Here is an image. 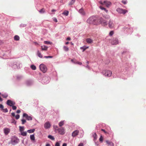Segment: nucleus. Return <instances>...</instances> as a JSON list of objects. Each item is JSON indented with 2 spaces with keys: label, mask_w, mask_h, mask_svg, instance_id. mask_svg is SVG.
<instances>
[{
  "label": "nucleus",
  "mask_w": 146,
  "mask_h": 146,
  "mask_svg": "<svg viewBox=\"0 0 146 146\" xmlns=\"http://www.w3.org/2000/svg\"><path fill=\"white\" fill-rule=\"evenodd\" d=\"M19 141V139L17 137L13 136L11 139V143L13 145H15L18 143Z\"/></svg>",
  "instance_id": "nucleus-1"
},
{
  "label": "nucleus",
  "mask_w": 146,
  "mask_h": 146,
  "mask_svg": "<svg viewBox=\"0 0 146 146\" xmlns=\"http://www.w3.org/2000/svg\"><path fill=\"white\" fill-rule=\"evenodd\" d=\"M95 18H93V17H91L89 18L87 21V23L90 24H93L94 25L96 24H97L95 22Z\"/></svg>",
  "instance_id": "nucleus-2"
},
{
  "label": "nucleus",
  "mask_w": 146,
  "mask_h": 146,
  "mask_svg": "<svg viewBox=\"0 0 146 146\" xmlns=\"http://www.w3.org/2000/svg\"><path fill=\"white\" fill-rule=\"evenodd\" d=\"M40 70L44 73L46 72L47 70L46 66L44 64H40L39 66Z\"/></svg>",
  "instance_id": "nucleus-3"
},
{
  "label": "nucleus",
  "mask_w": 146,
  "mask_h": 146,
  "mask_svg": "<svg viewBox=\"0 0 146 146\" xmlns=\"http://www.w3.org/2000/svg\"><path fill=\"white\" fill-rule=\"evenodd\" d=\"M100 21L98 24H101L103 26L107 25V21L102 18H100Z\"/></svg>",
  "instance_id": "nucleus-4"
},
{
  "label": "nucleus",
  "mask_w": 146,
  "mask_h": 146,
  "mask_svg": "<svg viewBox=\"0 0 146 146\" xmlns=\"http://www.w3.org/2000/svg\"><path fill=\"white\" fill-rule=\"evenodd\" d=\"M103 74L105 76L110 77L111 75L112 72L110 70H105L103 72Z\"/></svg>",
  "instance_id": "nucleus-5"
},
{
  "label": "nucleus",
  "mask_w": 146,
  "mask_h": 146,
  "mask_svg": "<svg viewBox=\"0 0 146 146\" xmlns=\"http://www.w3.org/2000/svg\"><path fill=\"white\" fill-rule=\"evenodd\" d=\"M116 11L119 13L123 14H125V13L127 12V10L125 9H123L120 8H118L117 9Z\"/></svg>",
  "instance_id": "nucleus-6"
},
{
  "label": "nucleus",
  "mask_w": 146,
  "mask_h": 146,
  "mask_svg": "<svg viewBox=\"0 0 146 146\" xmlns=\"http://www.w3.org/2000/svg\"><path fill=\"white\" fill-rule=\"evenodd\" d=\"M7 104L9 106H12L13 105H15V103L10 100H8L7 101Z\"/></svg>",
  "instance_id": "nucleus-7"
},
{
  "label": "nucleus",
  "mask_w": 146,
  "mask_h": 146,
  "mask_svg": "<svg viewBox=\"0 0 146 146\" xmlns=\"http://www.w3.org/2000/svg\"><path fill=\"white\" fill-rule=\"evenodd\" d=\"M58 133L61 135H63L65 133V130L63 127L58 128Z\"/></svg>",
  "instance_id": "nucleus-8"
},
{
  "label": "nucleus",
  "mask_w": 146,
  "mask_h": 146,
  "mask_svg": "<svg viewBox=\"0 0 146 146\" xmlns=\"http://www.w3.org/2000/svg\"><path fill=\"white\" fill-rule=\"evenodd\" d=\"M111 42L112 45H116L118 44V40L117 38H113Z\"/></svg>",
  "instance_id": "nucleus-9"
},
{
  "label": "nucleus",
  "mask_w": 146,
  "mask_h": 146,
  "mask_svg": "<svg viewBox=\"0 0 146 146\" xmlns=\"http://www.w3.org/2000/svg\"><path fill=\"white\" fill-rule=\"evenodd\" d=\"M108 25L110 28L112 29L114 28L115 24L112 21L110 20L109 22Z\"/></svg>",
  "instance_id": "nucleus-10"
},
{
  "label": "nucleus",
  "mask_w": 146,
  "mask_h": 146,
  "mask_svg": "<svg viewBox=\"0 0 146 146\" xmlns=\"http://www.w3.org/2000/svg\"><path fill=\"white\" fill-rule=\"evenodd\" d=\"M23 116L25 117L26 119L28 120H31L32 119V117L29 116L26 113H24L23 115Z\"/></svg>",
  "instance_id": "nucleus-11"
},
{
  "label": "nucleus",
  "mask_w": 146,
  "mask_h": 146,
  "mask_svg": "<svg viewBox=\"0 0 146 146\" xmlns=\"http://www.w3.org/2000/svg\"><path fill=\"white\" fill-rule=\"evenodd\" d=\"M104 3L107 7H109L111 5V3L110 2L107 1H104Z\"/></svg>",
  "instance_id": "nucleus-12"
},
{
  "label": "nucleus",
  "mask_w": 146,
  "mask_h": 146,
  "mask_svg": "<svg viewBox=\"0 0 146 146\" xmlns=\"http://www.w3.org/2000/svg\"><path fill=\"white\" fill-rule=\"evenodd\" d=\"M79 133V131L78 130H75L74 131L72 134V136L74 137L76 136Z\"/></svg>",
  "instance_id": "nucleus-13"
},
{
  "label": "nucleus",
  "mask_w": 146,
  "mask_h": 146,
  "mask_svg": "<svg viewBox=\"0 0 146 146\" xmlns=\"http://www.w3.org/2000/svg\"><path fill=\"white\" fill-rule=\"evenodd\" d=\"M50 126L51 125L49 122H46L44 124V127L45 129H47L49 128L50 127Z\"/></svg>",
  "instance_id": "nucleus-14"
},
{
  "label": "nucleus",
  "mask_w": 146,
  "mask_h": 146,
  "mask_svg": "<svg viewBox=\"0 0 146 146\" xmlns=\"http://www.w3.org/2000/svg\"><path fill=\"white\" fill-rule=\"evenodd\" d=\"M10 129L8 128H5L4 129V131L5 134L7 135L10 132Z\"/></svg>",
  "instance_id": "nucleus-15"
},
{
  "label": "nucleus",
  "mask_w": 146,
  "mask_h": 146,
  "mask_svg": "<svg viewBox=\"0 0 146 146\" xmlns=\"http://www.w3.org/2000/svg\"><path fill=\"white\" fill-rule=\"evenodd\" d=\"M106 142L107 144V146H114V143L111 141L107 140L106 141Z\"/></svg>",
  "instance_id": "nucleus-16"
},
{
  "label": "nucleus",
  "mask_w": 146,
  "mask_h": 146,
  "mask_svg": "<svg viewBox=\"0 0 146 146\" xmlns=\"http://www.w3.org/2000/svg\"><path fill=\"white\" fill-rule=\"evenodd\" d=\"M79 12L82 15H84L85 14V13L83 9L82 8L79 10Z\"/></svg>",
  "instance_id": "nucleus-17"
},
{
  "label": "nucleus",
  "mask_w": 146,
  "mask_h": 146,
  "mask_svg": "<svg viewBox=\"0 0 146 146\" xmlns=\"http://www.w3.org/2000/svg\"><path fill=\"white\" fill-rule=\"evenodd\" d=\"M101 131H103L104 133L106 134V135H108V134H111V132L109 131H106L104 129H101Z\"/></svg>",
  "instance_id": "nucleus-18"
},
{
  "label": "nucleus",
  "mask_w": 146,
  "mask_h": 146,
  "mask_svg": "<svg viewBox=\"0 0 146 146\" xmlns=\"http://www.w3.org/2000/svg\"><path fill=\"white\" fill-rule=\"evenodd\" d=\"M86 40L87 42L89 44L93 42V40L90 38H87Z\"/></svg>",
  "instance_id": "nucleus-19"
},
{
  "label": "nucleus",
  "mask_w": 146,
  "mask_h": 146,
  "mask_svg": "<svg viewBox=\"0 0 146 146\" xmlns=\"http://www.w3.org/2000/svg\"><path fill=\"white\" fill-rule=\"evenodd\" d=\"M92 135L93 137L94 138L93 140L95 141L97 138V135L95 133H94Z\"/></svg>",
  "instance_id": "nucleus-20"
},
{
  "label": "nucleus",
  "mask_w": 146,
  "mask_h": 146,
  "mask_svg": "<svg viewBox=\"0 0 146 146\" xmlns=\"http://www.w3.org/2000/svg\"><path fill=\"white\" fill-rule=\"evenodd\" d=\"M48 47L45 46H42L41 49L42 50H46L47 49Z\"/></svg>",
  "instance_id": "nucleus-21"
},
{
  "label": "nucleus",
  "mask_w": 146,
  "mask_h": 146,
  "mask_svg": "<svg viewBox=\"0 0 146 146\" xmlns=\"http://www.w3.org/2000/svg\"><path fill=\"white\" fill-rule=\"evenodd\" d=\"M35 130V129H29L27 131V132L29 133H33Z\"/></svg>",
  "instance_id": "nucleus-22"
},
{
  "label": "nucleus",
  "mask_w": 146,
  "mask_h": 146,
  "mask_svg": "<svg viewBox=\"0 0 146 146\" xmlns=\"http://www.w3.org/2000/svg\"><path fill=\"white\" fill-rule=\"evenodd\" d=\"M31 140L32 141H34L35 140V137L34 135H31L30 136Z\"/></svg>",
  "instance_id": "nucleus-23"
},
{
  "label": "nucleus",
  "mask_w": 146,
  "mask_h": 146,
  "mask_svg": "<svg viewBox=\"0 0 146 146\" xmlns=\"http://www.w3.org/2000/svg\"><path fill=\"white\" fill-rule=\"evenodd\" d=\"M69 13V11H68L65 10L62 13V14L66 16L68 15Z\"/></svg>",
  "instance_id": "nucleus-24"
},
{
  "label": "nucleus",
  "mask_w": 146,
  "mask_h": 146,
  "mask_svg": "<svg viewBox=\"0 0 146 146\" xmlns=\"http://www.w3.org/2000/svg\"><path fill=\"white\" fill-rule=\"evenodd\" d=\"M64 124V121H61L58 124L59 126L61 127Z\"/></svg>",
  "instance_id": "nucleus-25"
},
{
  "label": "nucleus",
  "mask_w": 146,
  "mask_h": 146,
  "mask_svg": "<svg viewBox=\"0 0 146 146\" xmlns=\"http://www.w3.org/2000/svg\"><path fill=\"white\" fill-rule=\"evenodd\" d=\"M19 131L21 132L23 131L24 130V127L20 126L19 127Z\"/></svg>",
  "instance_id": "nucleus-26"
},
{
  "label": "nucleus",
  "mask_w": 146,
  "mask_h": 146,
  "mask_svg": "<svg viewBox=\"0 0 146 146\" xmlns=\"http://www.w3.org/2000/svg\"><path fill=\"white\" fill-rule=\"evenodd\" d=\"M21 135L23 136H26L27 135V133L26 131H23L21 132Z\"/></svg>",
  "instance_id": "nucleus-27"
},
{
  "label": "nucleus",
  "mask_w": 146,
  "mask_h": 146,
  "mask_svg": "<svg viewBox=\"0 0 146 146\" xmlns=\"http://www.w3.org/2000/svg\"><path fill=\"white\" fill-rule=\"evenodd\" d=\"M19 36L18 35H15V36L14 37V39L15 40H18L19 39Z\"/></svg>",
  "instance_id": "nucleus-28"
},
{
  "label": "nucleus",
  "mask_w": 146,
  "mask_h": 146,
  "mask_svg": "<svg viewBox=\"0 0 146 146\" xmlns=\"http://www.w3.org/2000/svg\"><path fill=\"white\" fill-rule=\"evenodd\" d=\"M37 54L38 56L40 58H42V56L41 54V53L39 52V51H38L37 52Z\"/></svg>",
  "instance_id": "nucleus-29"
},
{
  "label": "nucleus",
  "mask_w": 146,
  "mask_h": 146,
  "mask_svg": "<svg viewBox=\"0 0 146 146\" xmlns=\"http://www.w3.org/2000/svg\"><path fill=\"white\" fill-rule=\"evenodd\" d=\"M95 22L96 23H98L100 21L99 20H100V18L99 19H97L95 18ZM100 24H95V25H99Z\"/></svg>",
  "instance_id": "nucleus-30"
},
{
  "label": "nucleus",
  "mask_w": 146,
  "mask_h": 146,
  "mask_svg": "<svg viewBox=\"0 0 146 146\" xmlns=\"http://www.w3.org/2000/svg\"><path fill=\"white\" fill-rule=\"evenodd\" d=\"M88 47H86V46H84L83 47H82L81 48V49H82L83 50V51H84L86 49H87L88 48Z\"/></svg>",
  "instance_id": "nucleus-31"
},
{
  "label": "nucleus",
  "mask_w": 146,
  "mask_h": 146,
  "mask_svg": "<svg viewBox=\"0 0 146 146\" xmlns=\"http://www.w3.org/2000/svg\"><path fill=\"white\" fill-rule=\"evenodd\" d=\"M31 68L33 70H35L36 69V67L34 65H32L31 66Z\"/></svg>",
  "instance_id": "nucleus-32"
},
{
  "label": "nucleus",
  "mask_w": 146,
  "mask_h": 146,
  "mask_svg": "<svg viewBox=\"0 0 146 146\" xmlns=\"http://www.w3.org/2000/svg\"><path fill=\"white\" fill-rule=\"evenodd\" d=\"M45 11L44 9V8H42L40 10L39 12L40 13H44Z\"/></svg>",
  "instance_id": "nucleus-33"
},
{
  "label": "nucleus",
  "mask_w": 146,
  "mask_h": 146,
  "mask_svg": "<svg viewBox=\"0 0 146 146\" xmlns=\"http://www.w3.org/2000/svg\"><path fill=\"white\" fill-rule=\"evenodd\" d=\"M63 49L64 50L66 51H68L69 50L68 48L66 46H64L63 47Z\"/></svg>",
  "instance_id": "nucleus-34"
},
{
  "label": "nucleus",
  "mask_w": 146,
  "mask_h": 146,
  "mask_svg": "<svg viewBox=\"0 0 146 146\" xmlns=\"http://www.w3.org/2000/svg\"><path fill=\"white\" fill-rule=\"evenodd\" d=\"M1 96L4 98H6L8 96V95L6 94H2Z\"/></svg>",
  "instance_id": "nucleus-35"
},
{
  "label": "nucleus",
  "mask_w": 146,
  "mask_h": 146,
  "mask_svg": "<svg viewBox=\"0 0 146 146\" xmlns=\"http://www.w3.org/2000/svg\"><path fill=\"white\" fill-rule=\"evenodd\" d=\"M100 9H101L102 10H104V11H105L106 13H107V12H108V11L107 10H106V8H104V7H102V6H100Z\"/></svg>",
  "instance_id": "nucleus-36"
},
{
  "label": "nucleus",
  "mask_w": 146,
  "mask_h": 146,
  "mask_svg": "<svg viewBox=\"0 0 146 146\" xmlns=\"http://www.w3.org/2000/svg\"><path fill=\"white\" fill-rule=\"evenodd\" d=\"M48 137L51 139L52 140H54V138L51 135H49L48 136Z\"/></svg>",
  "instance_id": "nucleus-37"
},
{
  "label": "nucleus",
  "mask_w": 146,
  "mask_h": 146,
  "mask_svg": "<svg viewBox=\"0 0 146 146\" xmlns=\"http://www.w3.org/2000/svg\"><path fill=\"white\" fill-rule=\"evenodd\" d=\"M75 0H72L69 3V5H73L75 2Z\"/></svg>",
  "instance_id": "nucleus-38"
},
{
  "label": "nucleus",
  "mask_w": 146,
  "mask_h": 146,
  "mask_svg": "<svg viewBox=\"0 0 146 146\" xmlns=\"http://www.w3.org/2000/svg\"><path fill=\"white\" fill-rule=\"evenodd\" d=\"M53 127L55 131H58L57 129H58V127L57 125H53Z\"/></svg>",
  "instance_id": "nucleus-39"
},
{
  "label": "nucleus",
  "mask_w": 146,
  "mask_h": 146,
  "mask_svg": "<svg viewBox=\"0 0 146 146\" xmlns=\"http://www.w3.org/2000/svg\"><path fill=\"white\" fill-rule=\"evenodd\" d=\"M2 110L3 111V112H7L8 111V110L7 109V108L3 109Z\"/></svg>",
  "instance_id": "nucleus-40"
},
{
  "label": "nucleus",
  "mask_w": 146,
  "mask_h": 146,
  "mask_svg": "<svg viewBox=\"0 0 146 146\" xmlns=\"http://www.w3.org/2000/svg\"><path fill=\"white\" fill-rule=\"evenodd\" d=\"M75 64H79L80 65H81L82 64V62H79V61H77L76 60V61Z\"/></svg>",
  "instance_id": "nucleus-41"
},
{
  "label": "nucleus",
  "mask_w": 146,
  "mask_h": 146,
  "mask_svg": "<svg viewBox=\"0 0 146 146\" xmlns=\"http://www.w3.org/2000/svg\"><path fill=\"white\" fill-rule=\"evenodd\" d=\"M21 121L22 122V124H25V123L26 122V120L24 119H22L21 120Z\"/></svg>",
  "instance_id": "nucleus-42"
},
{
  "label": "nucleus",
  "mask_w": 146,
  "mask_h": 146,
  "mask_svg": "<svg viewBox=\"0 0 146 146\" xmlns=\"http://www.w3.org/2000/svg\"><path fill=\"white\" fill-rule=\"evenodd\" d=\"M15 118L17 119H18L20 117V115H16L15 116Z\"/></svg>",
  "instance_id": "nucleus-43"
},
{
  "label": "nucleus",
  "mask_w": 146,
  "mask_h": 146,
  "mask_svg": "<svg viewBox=\"0 0 146 146\" xmlns=\"http://www.w3.org/2000/svg\"><path fill=\"white\" fill-rule=\"evenodd\" d=\"M50 42L48 41H44V43L47 44H50Z\"/></svg>",
  "instance_id": "nucleus-44"
},
{
  "label": "nucleus",
  "mask_w": 146,
  "mask_h": 146,
  "mask_svg": "<svg viewBox=\"0 0 146 146\" xmlns=\"http://www.w3.org/2000/svg\"><path fill=\"white\" fill-rule=\"evenodd\" d=\"M12 106V108L13 110H15L16 109H17V107L14 105H13Z\"/></svg>",
  "instance_id": "nucleus-45"
},
{
  "label": "nucleus",
  "mask_w": 146,
  "mask_h": 146,
  "mask_svg": "<svg viewBox=\"0 0 146 146\" xmlns=\"http://www.w3.org/2000/svg\"><path fill=\"white\" fill-rule=\"evenodd\" d=\"M122 3L124 4H126L127 3V1L126 0H122L121 1Z\"/></svg>",
  "instance_id": "nucleus-46"
},
{
  "label": "nucleus",
  "mask_w": 146,
  "mask_h": 146,
  "mask_svg": "<svg viewBox=\"0 0 146 146\" xmlns=\"http://www.w3.org/2000/svg\"><path fill=\"white\" fill-rule=\"evenodd\" d=\"M53 57L52 56H45L44 57V58H52Z\"/></svg>",
  "instance_id": "nucleus-47"
},
{
  "label": "nucleus",
  "mask_w": 146,
  "mask_h": 146,
  "mask_svg": "<svg viewBox=\"0 0 146 146\" xmlns=\"http://www.w3.org/2000/svg\"><path fill=\"white\" fill-rule=\"evenodd\" d=\"M103 140V138L102 136H101L99 139V140L101 142H102Z\"/></svg>",
  "instance_id": "nucleus-48"
},
{
  "label": "nucleus",
  "mask_w": 146,
  "mask_h": 146,
  "mask_svg": "<svg viewBox=\"0 0 146 146\" xmlns=\"http://www.w3.org/2000/svg\"><path fill=\"white\" fill-rule=\"evenodd\" d=\"M113 33H114L113 31H110V33L109 35L110 36H111L113 35Z\"/></svg>",
  "instance_id": "nucleus-49"
},
{
  "label": "nucleus",
  "mask_w": 146,
  "mask_h": 146,
  "mask_svg": "<svg viewBox=\"0 0 146 146\" xmlns=\"http://www.w3.org/2000/svg\"><path fill=\"white\" fill-rule=\"evenodd\" d=\"M55 146H60V143L58 142H56Z\"/></svg>",
  "instance_id": "nucleus-50"
},
{
  "label": "nucleus",
  "mask_w": 146,
  "mask_h": 146,
  "mask_svg": "<svg viewBox=\"0 0 146 146\" xmlns=\"http://www.w3.org/2000/svg\"><path fill=\"white\" fill-rule=\"evenodd\" d=\"M76 61V60L75 59L71 60V61L74 64H75Z\"/></svg>",
  "instance_id": "nucleus-51"
},
{
  "label": "nucleus",
  "mask_w": 146,
  "mask_h": 146,
  "mask_svg": "<svg viewBox=\"0 0 146 146\" xmlns=\"http://www.w3.org/2000/svg\"><path fill=\"white\" fill-rule=\"evenodd\" d=\"M104 17L107 19H108L110 18V17L108 15L106 16H104Z\"/></svg>",
  "instance_id": "nucleus-52"
},
{
  "label": "nucleus",
  "mask_w": 146,
  "mask_h": 146,
  "mask_svg": "<svg viewBox=\"0 0 146 146\" xmlns=\"http://www.w3.org/2000/svg\"><path fill=\"white\" fill-rule=\"evenodd\" d=\"M53 20L56 23H57V19L56 18H54L53 19Z\"/></svg>",
  "instance_id": "nucleus-53"
},
{
  "label": "nucleus",
  "mask_w": 146,
  "mask_h": 146,
  "mask_svg": "<svg viewBox=\"0 0 146 146\" xmlns=\"http://www.w3.org/2000/svg\"><path fill=\"white\" fill-rule=\"evenodd\" d=\"M3 108V106L2 104H0V108L2 110Z\"/></svg>",
  "instance_id": "nucleus-54"
},
{
  "label": "nucleus",
  "mask_w": 146,
  "mask_h": 146,
  "mask_svg": "<svg viewBox=\"0 0 146 146\" xmlns=\"http://www.w3.org/2000/svg\"><path fill=\"white\" fill-rule=\"evenodd\" d=\"M21 111L20 110H17L16 112L18 113H20Z\"/></svg>",
  "instance_id": "nucleus-55"
},
{
  "label": "nucleus",
  "mask_w": 146,
  "mask_h": 146,
  "mask_svg": "<svg viewBox=\"0 0 146 146\" xmlns=\"http://www.w3.org/2000/svg\"><path fill=\"white\" fill-rule=\"evenodd\" d=\"M11 115H12V116H13V117H15V113L13 112V113H11Z\"/></svg>",
  "instance_id": "nucleus-56"
},
{
  "label": "nucleus",
  "mask_w": 146,
  "mask_h": 146,
  "mask_svg": "<svg viewBox=\"0 0 146 146\" xmlns=\"http://www.w3.org/2000/svg\"><path fill=\"white\" fill-rule=\"evenodd\" d=\"M83 144L82 143H80L79 144L78 146H83Z\"/></svg>",
  "instance_id": "nucleus-57"
},
{
  "label": "nucleus",
  "mask_w": 146,
  "mask_h": 146,
  "mask_svg": "<svg viewBox=\"0 0 146 146\" xmlns=\"http://www.w3.org/2000/svg\"><path fill=\"white\" fill-rule=\"evenodd\" d=\"M33 43L35 45H38V43L36 42H34Z\"/></svg>",
  "instance_id": "nucleus-58"
},
{
  "label": "nucleus",
  "mask_w": 146,
  "mask_h": 146,
  "mask_svg": "<svg viewBox=\"0 0 146 146\" xmlns=\"http://www.w3.org/2000/svg\"><path fill=\"white\" fill-rule=\"evenodd\" d=\"M99 3H100V4H102V5H103L104 4V2H103H103H102V1H100L99 2Z\"/></svg>",
  "instance_id": "nucleus-59"
},
{
  "label": "nucleus",
  "mask_w": 146,
  "mask_h": 146,
  "mask_svg": "<svg viewBox=\"0 0 146 146\" xmlns=\"http://www.w3.org/2000/svg\"><path fill=\"white\" fill-rule=\"evenodd\" d=\"M86 67L87 68H88L89 69H90V67L88 64L86 66Z\"/></svg>",
  "instance_id": "nucleus-60"
},
{
  "label": "nucleus",
  "mask_w": 146,
  "mask_h": 146,
  "mask_svg": "<svg viewBox=\"0 0 146 146\" xmlns=\"http://www.w3.org/2000/svg\"><path fill=\"white\" fill-rule=\"evenodd\" d=\"M67 144L66 143H64L62 145V146H66Z\"/></svg>",
  "instance_id": "nucleus-61"
},
{
  "label": "nucleus",
  "mask_w": 146,
  "mask_h": 146,
  "mask_svg": "<svg viewBox=\"0 0 146 146\" xmlns=\"http://www.w3.org/2000/svg\"><path fill=\"white\" fill-rule=\"evenodd\" d=\"M71 39V38L70 37H68L67 38H66V40H70Z\"/></svg>",
  "instance_id": "nucleus-62"
},
{
  "label": "nucleus",
  "mask_w": 146,
  "mask_h": 146,
  "mask_svg": "<svg viewBox=\"0 0 146 146\" xmlns=\"http://www.w3.org/2000/svg\"><path fill=\"white\" fill-rule=\"evenodd\" d=\"M13 123H15V124H16V121L15 120H13V121L12 122Z\"/></svg>",
  "instance_id": "nucleus-63"
},
{
  "label": "nucleus",
  "mask_w": 146,
  "mask_h": 146,
  "mask_svg": "<svg viewBox=\"0 0 146 146\" xmlns=\"http://www.w3.org/2000/svg\"><path fill=\"white\" fill-rule=\"evenodd\" d=\"M45 146H50V144L48 143Z\"/></svg>",
  "instance_id": "nucleus-64"
}]
</instances>
